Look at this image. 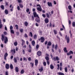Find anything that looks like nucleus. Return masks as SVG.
<instances>
[{
    "label": "nucleus",
    "instance_id": "nucleus-1",
    "mask_svg": "<svg viewBox=\"0 0 75 75\" xmlns=\"http://www.w3.org/2000/svg\"><path fill=\"white\" fill-rule=\"evenodd\" d=\"M1 39L2 41H3L4 40V42L5 44H6L8 42V39L6 37H4V35H2Z\"/></svg>",
    "mask_w": 75,
    "mask_h": 75
},
{
    "label": "nucleus",
    "instance_id": "nucleus-2",
    "mask_svg": "<svg viewBox=\"0 0 75 75\" xmlns=\"http://www.w3.org/2000/svg\"><path fill=\"white\" fill-rule=\"evenodd\" d=\"M65 39L67 41V43H68L69 42V37H67V35H66L65 36Z\"/></svg>",
    "mask_w": 75,
    "mask_h": 75
},
{
    "label": "nucleus",
    "instance_id": "nucleus-3",
    "mask_svg": "<svg viewBox=\"0 0 75 75\" xmlns=\"http://www.w3.org/2000/svg\"><path fill=\"white\" fill-rule=\"evenodd\" d=\"M8 56V54L7 53H6L4 55V59L5 60H7V57Z\"/></svg>",
    "mask_w": 75,
    "mask_h": 75
},
{
    "label": "nucleus",
    "instance_id": "nucleus-4",
    "mask_svg": "<svg viewBox=\"0 0 75 75\" xmlns=\"http://www.w3.org/2000/svg\"><path fill=\"white\" fill-rule=\"evenodd\" d=\"M53 59L54 61H58L59 60V57L57 56H56V57H54Z\"/></svg>",
    "mask_w": 75,
    "mask_h": 75
},
{
    "label": "nucleus",
    "instance_id": "nucleus-5",
    "mask_svg": "<svg viewBox=\"0 0 75 75\" xmlns=\"http://www.w3.org/2000/svg\"><path fill=\"white\" fill-rule=\"evenodd\" d=\"M37 10L38 11H42V8H41V7H38L37 8Z\"/></svg>",
    "mask_w": 75,
    "mask_h": 75
},
{
    "label": "nucleus",
    "instance_id": "nucleus-6",
    "mask_svg": "<svg viewBox=\"0 0 75 75\" xmlns=\"http://www.w3.org/2000/svg\"><path fill=\"white\" fill-rule=\"evenodd\" d=\"M5 68L7 69H9V64H6L5 65Z\"/></svg>",
    "mask_w": 75,
    "mask_h": 75
},
{
    "label": "nucleus",
    "instance_id": "nucleus-7",
    "mask_svg": "<svg viewBox=\"0 0 75 75\" xmlns=\"http://www.w3.org/2000/svg\"><path fill=\"white\" fill-rule=\"evenodd\" d=\"M47 4L49 7H52V3L48 2L47 3Z\"/></svg>",
    "mask_w": 75,
    "mask_h": 75
},
{
    "label": "nucleus",
    "instance_id": "nucleus-8",
    "mask_svg": "<svg viewBox=\"0 0 75 75\" xmlns=\"http://www.w3.org/2000/svg\"><path fill=\"white\" fill-rule=\"evenodd\" d=\"M34 16V17H38V15L37 14V13L35 12H34L33 13Z\"/></svg>",
    "mask_w": 75,
    "mask_h": 75
},
{
    "label": "nucleus",
    "instance_id": "nucleus-9",
    "mask_svg": "<svg viewBox=\"0 0 75 75\" xmlns=\"http://www.w3.org/2000/svg\"><path fill=\"white\" fill-rule=\"evenodd\" d=\"M37 55L38 56H41V52L40 51H38L37 53Z\"/></svg>",
    "mask_w": 75,
    "mask_h": 75
},
{
    "label": "nucleus",
    "instance_id": "nucleus-10",
    "mask_svg": "<svg viewBox=\"0 0 75 75\" xmlns=\"http://www.w3.org/2000/svg\"><path fill=\"white\" fill-rule=\"evenodd\" d=\"M45 21L46 24H47V23H48V22H49V20H48V18H46L45 19Z\"/></svg>",
    "mask_w": 75,
    "mask_h": 75
},
{
    "label": "nucleus",
    "instance_id": "nucleus-11",
    "mask_svg": "<svg viewBox=\"0 0 75 75\" xmlns=\"http://www.w3.org/2000/svg\"><path fill=\"white\" fill-rule=\"evenodd\" d=\"M40 40H41V42H43L44 41V38H43V37H41L40 38Z\"/></svg>",
    "mask_w": 75,
    "mask_h": 75
},
{
    "label": "nucleus",
    "instance_id": "nucleus-12",
    "mask_svg": "<svg viewBox=\"0 0 75 75\" xmlns=\"http://www.w3.org/2000/svg\"><path fill=\"white\" fill-rule=\"evenodd\" d=\"M44 69V68L43 67H41L40 69H39V70L40 72H42Z\"/></svg>",
    "mask_w": 75,
    "mask_h": 75
},
{
    "label": "nucleus",
    "instance_id": "nucleus-13",
    "mask_svg": "<svg viewBox=\"0 0 75 75\" xmlns=\"http://www.w3.org/2000/svg\"><path fill=\"white\" fill-rule=\"evenodd\" d=\"M38 18H37L36 19H35V21H37V22H38V23H39L40 21V18H39V17H38Z\"/></svg>",
    "mask_w": 75,
    "mask_h": 75
},
{
    "label": "nucleus",
    "instance_id": "nucleus-14",
    "mask_svg": "<svg viewBox=\"0 0 75 75\" xmlns=\"http://www.w3.org/2000/svg\"><path fill=\"white\" fill-rule=\"evenodd\" d=\"M54 66L53 65V64H51L50 65V68L51 69H54Z\"/></svg>",
    "mask_w": 75,
    "mask_h": 75
},
{
    "label": "nucleus",
    "instance_id": "nucleus-15",
    "mask_svg": "<svg viewBox=\"0 0 75 75\" xmlns=\"http://www.w3.org/2000/svg\"><path fill=\"white\" fill-rule=\"evenodd\" d=\"M38 60L37 59H35V65L37 66V64H38Z\"/></svg>",
    "mask_w": 75,
    "mask_h": 75
},
{
    "label": "nucleus",
    "instance_id": "nucleus-16",
    "mask_svg": "<svg viewBox=\"0 0 75 75\" xmlns=\"http://www.w3.org/2000/svg\"><path fill=\"white\" fill-rule=\"evenodd\" d=\"M35 41L33 40L32 42V44L33 46H34L35 45Z\"/></svg>",
    "mask_w": 75,
    "mask_h": 75
},
{
    "label": "nucleus",
    "instance_id": "nucleus-17",
    "mask_svg": "<svg viewBox=\"0 0 75 75\" xmlns=\"http://www.w3.org/2000/svg\"><path fill=\"white\" fill-rule=\"evenodd\" d=\"M15 70L16 72H18V67H15Z\"/></svg>",
    "mask_w": 75,
    "mask_h": 75
},
{
    "label": "nucleus",
    "instance_id": "nucleus-18",
    "mask_svg": "<svg viewBox=\"0 0 75 75\" xmlns=\"http://www.w3.org/2000/svg\"><path fill=\"white\" fill-rule=\"evenodd\" d=\"M51 42L50 41L48 42L47 45H48V46H51Z\"/></svg>",
    "mask_w": 75,
    "mask_h": 75
},
{
    "label": "nucleus",
    "instance_id": "nucleus-19",
    "mask_svg": "<svg viewBox=\"0 0 75 75\" xmlns=\"http://www.w3.org/2000/svg\"><path fill=\"white\" fill-rule=\"evenodd\" d=\"M10 68L11 69H13V66L12 64H10Z\"/></svg>",
    "mask_w": 75,
    "mask_h": 75
},
{
    "label": "nucleus",
    "instance_id": "nucleus-20",
    "mask_svg": "<svg viewBox=\"0 0 75 75\" xmlns=\"http://www.w3.org/2000/svg\"><path fill=\"white\" fill-rule=\"evenodd\" d=\"M24 24L25 26H26V27H27V25H28V22H25Z\"/></svg>",
    "mask_w": 75,
    "mask_h": 75
},
{
    "label": "nucleus",
    "instance_id": "nucleus-21",
    "mask_svg": "<svg viewBox=\"0 0 75 75\" xmlns=\"http://www.w3.org/2000/svg\"><path fill=\"white\" fill-rule=\"evenodd\" d=\"M64 51L65 52H68V51L67 50V48L66 47H64Z\"/></svg>",
    "mask_w": 75,
    "mask_h": 75
},
{
    "label": "nucleus",
    "instance_id": "nucleus-22",
    "mask_svg": "<svg viewBox=\"0 0 75 75\" xmlns=\"http://www.w3.org/2000/svg\"><path fill=\"white\" fill-rule=\"evenodd\" d=\"M5 13L6 14H8V11L7 9H6L5 10Z\"/></svg>",
    "mask_w": 75,
    "mask_h": 75
},
{
    "label": "nucleus",
    "instance_id": "nucleus-23",
    "mask_svg": "<svg viewBox=\"0 0 75 75\" xmlns=\"http://www.w3.org/2000/svg\"><path fill=\"white\" fill-rule=\"evenodd\" d=\"M14 62H15V63H16V62H17V59H16V57H14Z\"/></svg>",
    "mask_w": 75,
    "mask_h": 75
},
{
    "label": "nucleus",
    "instance_id": "nucleus-24",
    "mask_svg": "<svg viewBox=\"0 0 75 75\" xmlns=\"http://www.w3.org/2000/svg\"><path fill=\"white\" fill-rule=\"evenodd\" d=\"M64 70L65 72H68V69L67 67H65L64 68Z\"/></svg>",
    "mask_w": 75,
    "mask_h": 75
},
{
    "label": "nucleus",
    "instance_id": "nucleus-25",
    "mask_svg": "<svg viewBox=\"0 0 75 75\" xmlns=\"http://www.w3.org/2000/svg\"><path fill=\"white\" fill-rule=\"evenodd\" d=\"M1 8L2 10H4V5H1Z\"/></svg>",
    "mask_w": 75,
    "mask_h": 75
},
{
    "label": "nucleus",
    "instance_id": "nucleus-26",
    "mask_svg": "<svg viewBox=\"0 0 75 75\" xmlns=\"http://www.w3.org/2000/svg\"><path fill=\"white\" fill-rule=\"evenodd\" d=\"M37 35L36 34H35L34 36V39H35V40L37 39Z\"/></svg>",
    "mask_w": 75,
    "mask_h": 75
},
{
    "label": "nucleus",
    "instance_id": "nucleus-27",
    "mask_svg": "<svg viewBox=\"0 0 75 75\" xmlns=\"http://www.w3.org/2000/svg\"><path fill=\"white\" fill-rule=\"evenodd\" d=\"M39 48V45L38 44L36 46V50H38Z\"/></svg>",
    "mask_w": 75,
    "mask_h": 75
},
{
    "label": "nucleus",
    "instance_id": "nucleus-28",
    "mask_svg": "<svg viewBox=\"0 0 75 75\" xmlns=\"http://www.w3.org/2000/svg\"><path fill=\"white\" fill-rule=\"evenodd\" d=\"M72 25L73 27H75V22H73L72 23Z\"/></svg>",
    "mask_w": 75,
    "mask_h": 75
},
{
    "label": "nucleus",
    "instance_id": "nucleus-29",
    "mask_svg": "<svg viewBox=\"0 0 75 75\" xmlns=\"http://www.w3.org/2000/svg\"><path fill=\"white\" fill-rule=\"evenodd\" d=\"M58 74L59 75H64V74L63 73H61V72H59Z\"/></svg>",
    "mask_w": 75,
    "mask_h": 75
},
{
    "label": "nucleus",
    "instance_id": "nucleus-30",
    "mask_svg": "<svg viewBox=\"0 0 75 75\" xmlns=\"http://www.w3.org/2000/svg\"><path fill=\"white\" fill-rule=\"evenodd\" d=\"M21 74H23V73L24 72V69H22L21 71Z\"/></svg>",
    "mask_w": 75,
    "mask_h": 75
},
{
    "label": "nucleus",
    "instance_id": "nucleus-31",
    "mask_svg": "<svg viewBox=\"0 0 75 75\" xmlns=\"http://www.w3.org/2000/svg\"><path fill=\"white\" fill-rule=\"evenodd\" d=\"M13 26L11 25L10 27V30H13Z\"/></svg>",
    "mask_w": 75,
    "mask_h": 75
},
{
    "label": "nucleus",
    "instance_id": "nucleus-32",
    "mask_svg": "<svg viewBox=\"0 0 75 75\" xmlns=\"http://www.w3.org/2000/svg\"><path fill=\"white\" fill-rule=\"evenodd\" d=\"M57 47H58V45H57V44H56L55 46V49L56 50H57Z\"/></svg>",
    "mask_w": 75,
    "mask_h": 75
},
{
    "label": "nucleus",
    "instance_id": "nucleus-33",
    "mask_svg": "<svg viewBox=\"0 0 75 75\" xmlns=\"http://www.w3.org/2000/svg\"><path fill=\"white\" fill-rule=\"evenodd\" d=\"M11 34H14V30H11Z\"/></svg>",
    "mask_w": 75,
    "mask_h": 75
},
{
    "label": "nucleus",
    "instance_id": "nucleus-34",
    "mask_svg": "<svg viewBox=\"0 0 75 75\" xmlns=\"http://www.w3.org/2000/svg\"><path fill=\"white\" fill-rule=\"evenodd\" d=\"M22 45H23V44L25 43V41L24 40H23V39H22Z\"/></svg>",
    "mask_w": 75,
    "mask_h": 75
},
{
    "label": "nucleus",
    "instance_id": "nucleus-35",
    "mask_svg": "<svg viewBox=\"0 0 75 75\" xmlns=\"http://www.w3.org/2000/svg\"><path fill=\"white\" fill-rule=\"evenodd\" d=\"M18 43L17 42H14V44L15 45V46H17V45Z\"/></svg>",
    "mask_w": 75,
    "mask_h": 75
},
{
    "label": "nucleus",
    "instance_id": "nucleus-36",
    "mask_svg": "<svg viewBox=\"0 0 75 75\" xmlns=\"http://www.w3.org/2000/svg\"><path fill=\"white\" fill-rule=\"evenodd\" d=\"M54 34H57V30H54Z\"/></svg>",
    "mask_w": 75,
    "mask_h": 75
},
{
    "label": "nucleus",
    "instance_id": "nucleus-37",
    "mask_svg": "<svg viewBox=\"0 0 75 75\" xmlns=\"http://www.w3.org/2000/svg\"><path fill=\"white\" fill-rule=\"evenodd\" d=\"M45 59L47 61H49V57H45Z\"/></svg>",
    "mask_w": 75,
    "mask_h": 75
},
{
    "label": "nucleus",
    "instance_id": "nucleus-38",
    "mask_svg": "<svg viewBox=\"0 0 75 75\" xmlns=\"http://www.w3.org/2000/svg\"><path fill=\"white\" fill-rule=\"evenodd\" d=\"M18 3H23V1L21 0H18Z\"/></svg>",
    "mask_w": 75,
    "mask_h": 75
},
{
    "label": "nucleus",
    "instance_id": "nucleus-39",
    "mask_svg": "<svg viewBox=\"0 0 75 75\" xmlns=\"http://www.w3.org/2000/svg\"><path fill=\"white\" fill-rule=\"evenodd\" d=\"M19 6H20V7H21V8H23V5L21 4H19Z\"/></svg>",
    "mask_w": 75,
    "mask_h": 75
},
{
    "label": "nucleus",
    "instance_id": "nucleus-40",
    "mask_svg": "<svg viewBox=\"0 0 75 75\" xmlns=\"http://www.w3.org/2000/svg\"><path fill=\"white\" fill-rule=\"evenodd\" d=\"M43 64L44 66H45H45H46V65H47L46 62H43Z\"/></svg>",
    "mask_w": 75,
    "mask_h": 75
},
{
    "label": "nucleus",
    "instance_id": "nucleus-41",
    "mask_svg": "<svg viewBox=\"0 0 75 75\" xmlns=\"http://www.w3.org/2000/svg\"><path fill=\"white\" fill-rule=\"evenodd\" d=\"M24 37H25V38H28V36L26 34H25Z\"/></svg>",
    "mask_w": 75,
    "mask_h": 75
},
{
    "label": "nucleus",
    "instance_id": "nucleus-42",
    "mask_svg": "<svg viewBox=\"0 0 75 75\" xmlns=\"http://www.w3.org/2000/svg\"><path fill=\"white\" fill-rule=\"evenodd\" d=\"M26 11L27 13H28L30 11V9H29L28 8H27L26 10Z\"/></svg>",
    "mask_w": 75,
    "mask_h": 75
},
{
    "label": "nucleus",
    "instance_id": "nucleus-43",
    "mask_svg": "<svg viewBox=\"0 0 75 75\" xmlns=\"http://www.w3.org/2000/svg\"><path fill=\"white\" fill-rule=\"evenodd\" d=\"M20 32H21V33H23V29H20Z\"/></svg>",
    "mask_w": 75,
    "mask_h": 75
},
{
    "label": "nucleus",
    "instance_id": "nucleus-44",
    "mask_svg": "<svg viewBox=\"0 0 75 75\" xmlns=\"http://www.w3.org/2000/svg\"><path fill=\"white\" fill-rule=\"evenodd\" d=\"M68 8H69V10H71V6H69Z\"/></svg>",
    "mask_w": 75,
    "mask_h": 75
},
{
    "label": "nucleus",
    "instance_id": "nucleus-45",
    "mask_svg": "<svg viewBox=\"0 0 75 75\" xmlns=\"http://www.w3.org/2000/svg\"><path fill=\"white\" fill-rule=\"evenodd\" d=\"M5 75H8V71H6L5 72Z\"/></svg>",
    "mask_w": 75,
    "mask_h": 75
},
{
    "label": "nucleus",
    "instance_id": "nucleus-46",
    "mask_svg": "<svg viewBox=\"0 0 75 75\" xmlns=\"http://www.w3.org/2000/svg\"><path fill=\"white\" fill-rule=\"evenodd\" d=\"M30 34L31 35V37H33V33H32L31 32H30Z\"/></svg>",
    "mask_w": 75,
    "mask_h": 75
},
{
    "label": "nucleus",
    "instance_id": "nucleus-47",
    "mask_svg": "<svg viewBox=\"0 0 75 75\" xmlns=\"http://www.w3.org/2000/svg\"><path fill=\"white\" fill-rule=\"evenodd\" d=\"M23 59L24 61H27V58H26L25 57H23Z\"/></svg>",
    "mask_w": 75,
    "mask_h": 75
},
{
    "label": "nucleus",
    "instance_id": "nucleus-48",
    "mask_svg": "<svg viewBox=\"0 0 75 75\" xmlns=\"http://www.w3.org/2000/svg\"><path fill=\"white\" fill-rule=\"evenodd\" d=\"M15 27H16V29L18 30V25H15Z\"/></svg>",
    "mask_w": 75,
    "mask_h": 75
},
{
    "label": "nucleus",
    "instance_id": "nucleus-49",
    "mask_svg": "<svg viewBox=\"0 0 75 75\" xmlns=\"http://www.w3.org/2000/svg\"><path fill=\"white\" fill-rule=\"evenodd\" d=\"M36 6L37 7H41V5H40V4H37L36 5Z\"/></svg>",
    "mask_w": 75,
    "mask_h": 75
},
{
    "label": "nucleus",
    "instance_id": "nucleus-50",
    "mask_svg": "<svg viewBox=\"0 0 75 75\" xmlns=\"http://www.w3.org/2000/svg\"><path fill=\"white\" fill-rule=\"evenodd\" d=\"M17 8L18 10H20V6H18Z\"/></svg>",
    "mask_w": 75,
    "mask_h": 75
},
{
    "label": "nucleus",
    "instance_id": "nucleus-51",
    "mask_svg": "<svg viewBox=\"0 0 75 75\" xmlns=\"http://www.w3.org/2000/svg\"><path fill=\"white\" fill-rule=\"evenodd\" d=\"M30 64H32V67H34V63H30Z\"/></svg>",
    "mask_w": 75,
    "mask_h": 75
},
{
    "label": "nucleus",
    "instance_id": "nucleus-52",
    "mask_svg": "<svg viewBox=\"0 0 75 75\" xmlns=\"http://www.w3.org/2000/svg\"><path fill=\"white\" fill-rule=\"evenodd\" d=\"M46 15L47 18H50V16H49V14H48L47 13Z\"/></svg>",
    "mask_w": 75,
    "mask_h": 75
},
{
    "label": "nucleus",
    "instance_id": "nucleus-53",
    "mask_svg": "<svg viewBox=\"0 0 75 75\" xmlns=\"http://www.w3.org/2000/svg\"><path fill=\"white\" fill-rule=\"evenodd\" d=\"M42 16L44 18H45V17H46L45 15L44 14H42Z\"/></svg>",
    "mask_w": 75,
    "mask_h": 75
},
{
    "label": "nucleus",
    "instance_id": "nucleus-54",
    "mask_svg": "<svg viewBox=\"0 0 75 75\" xmlns=\"http://www.w3.org/2000/svg\"><path fill=\"white\" fill-rule=\"evenodd\" d=\"M69 53L70 54H73V52L72 51H69Z\"/></svg>",
    "mask_w": 75,
    "mask_h": 75
},
{
    "label": "nucleus",
    "instance_id": "nucleus-55",
    "mask_svg": "<svg viewBox=\"0 0 75 75\" xmlns=\"http://www.w3.org/2000/svg\"><path fill=\"white\" fill-rule=\"evenodd\" d=\"M28 60L29 61H31V57H29L28 58Z\"/></svg>",
    "mask_w": 75,
    "mask_h": 75
},
{
    "label": "nucleus",
    "instance_id": "nucleus-56",
    "mask_svg": "<svg viewBox=\"0 0 75 75\" xmlns=\"http://www.w3.org/2000/svg\"><path fill=\"white\" fill-rule=\"evenodd\" d=\"M3 27V25L1 24H0V28H1V27Z\"/></svg>",
    "mask_w": 75,
    "mask_h": 75
},
{
    "label": "nucleus",
    "instance_id": "nucleus-57",
    "mask_svg": "<svg viewBox=\"0 0 75 75\" xmlns=\"http://www.w3.org/2000/svg\"><path fill=\"white\" fill-rule=\"evenodd\" d=\"M70 37L71 38H72V35L71 34V31H70Z\"/></svg>",
    "mask_w": 75,
    "mask_h": 75
},
{
    "label": "nucleus",
    "instance_id": "nucleus-58",
    "mask_svg": "<svg viewBox=\"0 0 75 75\" xmlns=\"http://www.w3.org/2000/svg\"><path fill=\"white\" fill-rule=\"evenodd\" d=\"M71 21L70 20H69V25H70V24H71Z\"/></svg>",
    "mask_w": 75,
    "mask_h": 75
},
{
    "label": "nucleus",
    "instance_id": "nucleus-59",
    "mask_svg": "<svg viewBox=\"0 0 75 75\" xmlns=\"http://www.w3.org/2000/svg\"><path fill=\"white\" fill-rule=\"evenodd\" d=\"M62 63H60V67H62Z\"/></svg>",
    "mask_w": 75,
    "mask_h": 75
},
{
    "label": "nucleus",
    "instance_id": "nucleus-60",
    "mask_svg": "<svg viewBox=\"0 0 75 75\" xmlns=\"http://www.w3.org/2000/svg\"><path fill=\"white\" fill-rule=\"evenodd\" d=\"M36 26H37V27H38L39 25H38V24L37 23H36L35 24Z\"/></svg>",
    "mask_w": 75,
    "mask_h": 75
},
{
    "label": "nucleus",
    "instance_id": "nucleus-61",
    "mask_svg": "<svg viewBox=\"0 0 75 75\" xmlns=\"http://www.w3.org/2000/svg\"><path fill=\"white\" fill-rule=\"evenodd\" d=\"M54 46H55V45L54 44H53L52 45V48H54Z\"/></svg>",
    "mask_w": 75,
    "mask_h": 75
},
{
    "label": "nucleus",
    "instance_id": "nucleus-62",
    "mask_svg": "<svg viewBox=\"0 0 75 75\" xmlns=\"http://www.w3.org/2000/svg\"><path fill=\"white\" fill-rule=\"evenodd\" d=\"M47 64L48 65H49V64H50V62H49V61H48V60H47Z\"/></svg>",
    "mask_w": 75,
    "mask_h": 75
},
{
    "label": "nucleus",
    "instance_id": "nucleus-63",
    "mask_svg": "<svg viewBox=\"0 0 75 75\" xmlns=\"http://www.w3.org/2000/svg\"><path fill=\"white\" fill-rule=\"evenodd\" d=\"M4 33L5 35H7V32H4Z\"/></svg>",
    "mask_w": 75,
    "mask_h": 75
},
{
    "label": "nucleus",
    "instance_id": "nucleus-64",
    "mask_svg": "<svg viewBox=\"0 0 75 75\" xmlns=\"http://www.w3.org/2000/svg\"><path fill=\"white\" fill-rule=\"evenodd\" d=\"M60 71H62V67H60Z\"/></svg>",
    "mask_w": 75,
    "mask_h": 75
}]
</instances>
